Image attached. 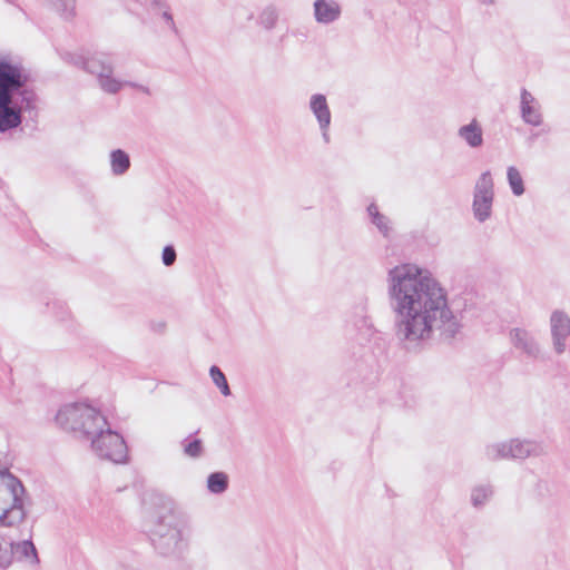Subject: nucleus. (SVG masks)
Wrapping results in <instances>:
<instances>
[{
  "mask_svg": "<svg viewBox=\"0 0 570 570\" xmlns=\"http://www.w3.org/2000/svg\"><path fill=\"white\" fill-rule=\"evenodd\" d=\"M389 284L401 317L399 330L405 338H425L433 328L455 331L458 323L448 307L446 293L428 272L401 264L390 271Z\"/></svg>",
  "mask_w": 570,
  "mask_h": 570,
  "instance_id": "1",
  "label": "nucleus"
},
{
  "mask_svg": "<svg viewBox=\"0 0 570 570\" xmlns=\"http://www.w3.org/2000/svg\"><path fill=\"white\" fill-rule=\"evenodd\" d=\"M28 494L22 482L0 471V527H16L27 517Z\"/></svg>",
  "mask_w": 570,
  "mask_h": 570,
  "instance_id": "2",
  "label": "nucleus"
},
{
  "mask_svg": "<svg viewBox=\"0 0 570 570\" xmlns=\"http://www.w3.org/2000/svg\"><path fill=\"white\" fill-rule=\"evenodd\" d=\"M28 76L18 67L11 65L0 66V130L17 127L20 111L11 108V92L26 85Z\"/></svg>",
  "mask_w": 570,
  "mask_h": 570,
  "instance_id": "3",
  "label": "nucleus"
},
{
  "mask_svg": "<svg viewBox=\"0 0 570 570\" xmlns=\"http://www.w3.org/2000/svg\"><path fill=\"white\" fill-rule=\"evenodd\" d=\"M57 424L66 431L95 434L104 428L102 416L91 406L82 403L68 404L56 415Z\"/></svg>",
  "mask_w": 570,
  "mask_h": 570,
  "instance_id": "4",
  "label": "nucleus"
},
{
  "mask_svg": "<svg viewBox=\"0 0 570 570\" xmlns=\"http://www.w3.org/2000/svg\"><path fill=\"white\" fill-rule=\"evenodd\" d=\"M100 454L116 463L124 462L127 455V446L122 438L114 432L101 433L94 442Z\"/></svg>",
  "mask_w": 570,
  "mask_h": 570,
  "instance_id": "5",
  "label": "nucleus"
},
{
  "mask_svg": "<svg viewBox=\"0 0 570 570\" xmlns=\"http://www.w3.org/2000/svg\"><path fill=\"white\" fill-rule=\"evenodd\" d=\"M493 200V180L489 171L482 174L476 185L473 208L479 220H484L490 216Z\"/></svg>",
  "mask_w": 570,
  "mask_h": 570,
  "instance_id": "6",
  "label": "nucleus"
},
{
  "mask_svg": "<svg viewBox=\"0 0 570 570\" xmlns=\"http://www.w3.org/2000/svg\"><path fill=\"white\" fill-rule=\"evenodd\" d=\"M14 563L21 567H33L39 563L36 547L31 541L14 543Z\"/></svg>",
  "mask_w": 570,
  "mask_h": 570,
  "instance_id": "7",
  "label": "nucleus"
},
{
  "mask_svg": "<svg viewBox=\"0 0 570 570\" xmlns=\"http://www.w3.org/2000/svg\"><path fill=\"white\" fill-rule=\"evenodd\" d=\"M552 332L556 337L557 351L561 353L564 350L563 344L560 343V337H564L570 334V318L560 313H553L551 317Z\"/></svg>",
  "mask_w": 570,
  "mask_h": 570,
  "instance_id": "8",
  "label": "nucleus"
},
{
  "mask_svg": "<svg viewBox=\"0 0 570 570\" xmlns=\"http://www.w3.org/2000/svg\"><path fill=\"white\" fill-rule=\"evenodd\" d=\"M314 7L315 17L320 22H331L340 14V8L335 2L317 0Z\"/></svg>",
  "mask_w": 570,
  "mask_h": 570,
  "instance_id": "9",
  "label": "nucleus"
},
{
  "mask_svg": "<svg viewBox=\"0 0 570 570\" xmlns=\"http://www.w3.org/2000/svg\"><path fill=\"white\" fill-rule=\"evenodd\" d=\"M311 108L317 117L322 127L328 126L331 121V112L324 96L317 95L312 98Z\"/></svg>",
  "mask_w": 570,
  "mask_h": 570,
  "instance_id": "10",
  "label": "nucleus"
},
{
  "mask_svg": "<svg viewBox=\"0 0 570 570\" xmlns=\"http://www.w3.org/2000/svg\"><path fill=\"white\" fill-rule=\"evenodd\" d=\"M460 136L471 146L478 147L482 144V129L476 120H473L460 129Z\"/></svg>",
  "mask_w": 570,
  "mask_h": 570,
  "instance_id": "11",
  "label": "nucleus"
},
{
  "mask_svg": "<svg viewBox=\"0 0 570 570\" xmlns=\"http://www.w3.org/2000/svg\"><path fill=\"white\" fill-rule=\"evenodd\" d=\"M14 563V543L0 538V567L7 568Z\"/></svg>",
  "mask_w": 570,
  "mask_h": 570,
  "instance_id": "12",
  "label": "nucleus"
},
{
  "mask_svg": "<svg viewBox=\"0 0 570 570\" xmlns=\"http://www.w3.org/2000/svg\"><path fill=\"white\" fill-rule=\"evenodd\" d=\"M532 97L528 92L522 95V115L527 122L538 125L540 122V115L530 105Z\"/></svg>",
  "mask_w": 570,
  "mask_h": 570,
  "instance_id": "13",
  "label": "nucleus"
},
{
  "mask_svg": "<svg viewBox=\"0 0 570 570\" xmlns=\"http://www.w3.org/2000/svg\"><path fill=\"white\" fill-rule=\"evenodd\" d=\"M129 157L122 150H116L111 154V167L115 174H122L129 168Z\"/></svg>",
  "mask_w": 570,
  "mask_h": 570,
  "instance_id": "14",
  "label": "nucleus"
},
{
  "mask_svg": "<svg viewBox=\"0 0 570 570\" xmlns=\"http://www.w3.org/2000/svg\"><path fill=\"white\" fill-rule=\"evenodd\" d=\"M508 180L514 195L520 196L524 193L522 176L515 167L508 168Z\"/></svg>",
  "mask_w": 570,
  "mask_h": 570,
  "instance_id": "15",
  "label": "nucleus"
},
{
  "mask_svg": "<svg viewBox=\"0 0 570 570\" xmlns=\"http://www.w3.org/2000/svg\"><path fill=\"white\" fill-rule=\"evenodd\" d=\"M227 488V475L218 472L208 478V489L214 493H220Z\"/></svg>",
  "mask_w": 570,
  "mask_h": 570,
  "instance_id": "16",
  "label": "nucleus"
},
{
  "mask_svg": "<svg viewBox=\"0 0 570 570\" xmlns=\"http://www.w3.org/2000/svg\"><path fill=\"white\" fill-rule=\"evenodd\" d=\"M210 376H212L213 382L217 385V387L220 389V392L225 396L230 394V390H229L227 380H226L224 373L217 366L210 367Z\"/></svg>",
  "mask_w": 570,
  "mask_h": 570,
  "instance_id": "17",
  "label": "nucleus"
},
{
  "mask_svg": "<svg viewBox=\"0 0 570 570\" xmlns=\"http://www.w3.org/2000/svg\"><path fill=\"white\" fill-rule=\"evenodd\" d=\"M100 85L105 91L110 94L117 92L121 87L119 81L111 79L109 76H100Z\"/></svg>",
  "mask_w": 570,
  "mask_h": 570,
  "instance_id": "18",
  "label": "nucleus"
},
{
  "mask_svg": "<svg viewBox=\"0 0 570 570\" xmlns=\"http://www.w3.org/2000/svg\"><path fill=\"white\" fill-rule=\"evenodd\" d=\"M202 452V442L199 440H195L193 442H190L186 448H185V453L189 456H198Z\"/></svg>",
  "mask_w": 570,
  "mask_h": 570,
  "instance_id": "19",
  "label": "nucleus"
},
{
  "mask_svg": "<svg viewBox=\"0 0 570 570\" xmlns=\"http://www.w3.org/2000/svg\"><path fill=\"white\" fill-rule=\"evenodd\" d=\"M176 259V252L171 246H167L163 250V262L166 266L174 264Z\"/></svg>",
  "mask_w": 570,
  "mask_h": 570,
  "instance_id": "20",
  "label": "nucleus"
},
{
  "mask_svg": "<svg viewBox=\"0 0 570 570\" xmlns=\"http://www.w3.org/2000/svg\"><path fill=\"white\" fill-rule=\"evenodd\" d=\"M368 214L372 216L373 222H376V217H379L381 214L379 213V208L375 205H371L368 207Z\"/></svg>",
  "mask_w": 570,
  "mask_h": 570,
  "instance_id": "21",
  "label": "nucleus"
},
{
  "mask_svg": "<svg viewBox=\"0 0 570 570\" xmlns=\"http://www.w3.org/2000/svg\"><path fill=\"white\" fill-rule=\"evenodd\" d=\"M385 217L383 215H380L379 217H376V222H374L380 228L382 229H385L386 228V224H385Z\"/></svg>",
  "mask_w": 570,
  "mask_h": 570,
  "instance_id": "22",
  "label": "nucleus"
},
{
  "mask_svg": "<svg viewBox=\"0 0 570 570\" xmlns=\"http://www.w3.org/2000/svg\"><path fill=\"white\" fill-rule=\"evenodd\" d=\"M520 334H521V331H519V330H517L514 333L515 336H519Z\"/></svg>",
  "mask_w": 570,
  "mask_h": 570,
  "instance_id": "23",
  "label": "nucleus"
}]
</instances>
